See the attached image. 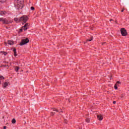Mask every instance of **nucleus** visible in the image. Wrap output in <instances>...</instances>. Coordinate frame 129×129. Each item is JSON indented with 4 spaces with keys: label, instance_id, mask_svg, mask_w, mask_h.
<instances>
[{
    "label": "nucleus",
    "instance_id": "412c9836",
    "mask_svg": "<svg viewBox=\"0 0 129 129\" xmlns=\"http://www.w3.org/2000/svg\"><path fill=\"white\" fill-rule=\"evenodd\" d=\"M114 88L115 89H117V84H115V85H114Z\"/></svg>",
    "mask_w": 129,
    "mask_h": 129
},
{
    "label": "nucleus",
    "instance_id": "393cba45",
    "mask_svg": "<svg viewBox=\"0 0 129 129\" xmlns=\"http://www.w3.org/2000/svg\"><path fill=\"white\" fill-rule=\"evenodd\" d=\"M124 11V9H123L121 11V13H123Z\"/></svg>",
    "mask_w": 129,
    "mask_h": 129
},
{
    "label": "nucleus",
    "instance_id": "20e7f679",
    "mask_svg": "<svg viewBox=\"0 0 129 129\" xmlns=\"http://www.w3.org/2000/svg\"><path fill=\"white\" fill-rule=\"evenodd\" d=\"M0 22H3V24H10L9 20L4 18H0Z\"/></svg>",
    "mask_w": 129,
    "mask_h": 129
},
{
    "label": "nucleus",
    "instance_id": "2eb2a0df",
    "mask_svg": "<svg viewBox=\"0 0 129 129\" xmlns=\"http://www.w3.org/2000/svg\"><path fill=\"white\" fill-rule=\"evenodd\" d=\"M16 119H15V118L13 119L12 120V123H16Z\"/></svg>",
    "mask_w": 129,
    "mask_h": 129
},
{
    "label": "nucleus",
    "instance_id": "6e6552de",
    "mask_svg": "<svg viewBox=\"0 0 129 129\" xmlns=\"http://www.w3.org/2000/svg\"><path fill=\"white\" fill-rule=\"evenodd\" d=\"M7 14L8 13L6 11H1L0 16H6Z\"/></svg>",
    "mask_w": 129,
    "mask_h": 129
},
{
    "label": "nucleus",
    "instance_id": "1a4fd4ad",
    "mask_svg": "<svg viewBox=\"0 0 129 129\" xmlns=\"http://www.w3.org/2000/svg\"><path fill=\"white\" fill-rule=\"evenodd\" d=\"M14 21L16 22V23H20L21 21V18H15L14 19Z\"/></svg>",
    "mask_w": 129,
    "mask_h": 129
},
{
    "label": "nucleus",
    "instance_id": "0eeeda50",
    "mask_svg": "<svg viewBox=\"0 0 129 129\" xmlns=\"http://www.w3.org/2000/svg\"><path fill=\"white\" fill-rule=\"evenodd\" d=\"M97 117L98 120H102L103 119V117L101 114L97 115Z\"/></svg>",
    "mask_w": 129,
    "mask_h": 129
},
{
    "label": "nucleus",
    "instance_id": "f3484780",
    "mask_svg": "<svg viewBox=\"0 0 129 129\" xmlns=\"http://www.w3.org/2000/svg\"><path fill=\"white\" fill-rule=\"evenodd\" d=\"M30 10H31V11H35V8H34V7H31L30 8Z\"/></svg>",
    "mask_w": 129,
    "mask_h": 129
},
{
    "label": "nucleus",
    "instance_id": "9b49d317",
    "mask_svg": "<svg viewBox=\"0 0 129 129\" xmlns=\"http://www.w3.org/2000/svg\"><path fill=\"white\" fill-rule=\"evenodd\" d=\"M13 52L14 53V56L15 57H17V56L18 55V54H17V49H16V48H13Z\"/></svg>",
    "mask_w": 129,
    "mask_h": 129
},
{
    "label": "nucleus",
    "instance_id": "cd10ccee",
    "mask_svg": "<svg viewBox=\"0 0 129 129\" xmlns=\"http://www.w3.org/2000/svg\"><path fill=\"white\" fill-rule=\"evenodd\" d=\"M4 55H7V52H4Z\"/></svg>",
    "mask_w": 129,
    "mask_h": 129
},
{
    "label": "nucleus",
    "instance_id": "ddd939ff",
    "mask_svg": "<svg viewBox=\"0 0 129 129\" xmlns=\"http://www.w3.org/2000/svg\"><path fill=\"white\" fill-rule=\"evenodd\" d=\"M19 69H20V67H19L15 68V71H16V72H18L19 71Z\"/></svg>",
    "mask_w": 129,
    "mask_h": 129
},
{
    "label": "nucleus",
    "instance_id": "f8f14e48",
    "mask_svg": "<svg viewBox=\"0 0 129 129\" xmlns=\"http://www.w3.org/2000/svg\"><path fill=\"white\" fill-rule=\"evenodd\" d=\"M7 86H9V83L5 82L3 85V87L4 88H6Z\"/></svg>",
    "mask_w": 129,
    "mask_h": 129
},
{
    "label": "nucleus",
    "instance_id": "f257e3e1",
    "mask_svg": "<svg viewBox=\"0 0 129 129\" xmlns=\"http://www.w3.org/2000/svg\"><path fill=\"white\" fill-rule=\"evenodd\" d=\"M30 42L29 38H26L25 39H22L21 43H20V46H23L24 45H26V44H28Z\"/></svg>",
    "mask_w": 129,
    "mask_h": 129
},
{
    "label": "nucleus",
    "instance_id": "c756f323",
    "mask_svg": "<svg viewBox=\"0 0 129 129\" xmlns=\"http://www.w3.org/2000/svg\"><path fill=\"white\" fill-rule=\"evenodd\" d=\"M23 28H22L21 29H20V31H23Z\"/></svg>",
    "mask_w": 129,
    "mask_h": 129
},
{
    "label": "nucleus",
    "instance_id": "5701e85b",
    "mask_svg": "<svg viewBox=\"0 0 129 129\" xmlns=\"http://www.w3.org/2000/svg\"><path fill=\"white\" fill-rule=\"evenodd\" d=\"M124 96L122 94V95H121V98H123Z\"/></svg>",
    "mask_w": 129,
    "mask_h": 129
},
{
    "label": "nucleus",
    "instance_id": "4468645a",
    "mask_svg": "<svg viewBox=\"0 0 129 129\" xmlns=\"http://www.w3.org/2000/svg\"><path fill=\"white\" fill-rule=\"evenodd\" d=\"M92 40H93V37L92 36H91L90 38V39H88L87 41H88L89 42H91V41H92Z\"/></svg>",
    "mask_w": 129,
    "mask_h": 129
},
{
    "label": "nucleus",
    "instance_id": "aec40b11",
    "mask_svg": "<svg viewBox=\"0 0 129 129\" xmlns=\"http://www.w3.org/2000/svg\"><path fill=\"white\" fill-rule=\"evenodd\" d=\"M54 115H55V112H51L50 113V115H51V116H53Z\"/></svg>",
    "mask_w": 129,
    "mask_h": 129
},
{
    "label": "nucleus",
    "instance_id": "a878e982",
    "mask_svg": "<svg viewBox=\"0 0 129 129\" xmlns=\"http://www.w3.org/2000/svg\"><path fill=\"white\" fill-rule=\"evenodd\" d=\"M4 129H7V126H4Z\"/></svg>",
    "mask_w": 129,
    "mask_h": 129
},
{
    "label": "nucleus",
    "instance_id": "7ed1b4c3",
    "mask_svg": "<svg viewBox=\"0 0 129 129\" xmlns=\"http://www.w3.org/2000/svg\"><path fill=\"white\" fill-rule=\"evenodd\" d=\"M21 21H23L24 23H27V21L29 20V18L27 16H23L20 17Z\"/></svg>",
    "mask_w": 129,
    "mask_h": 129
},
{
    "label": "nucleus",
    "instance_id": "f03ea898",
    "mask_svg": "<svg viewBox=\"0 0 129 129\" xmlns=\"http://www.w3.org/2000/svg\"><path fill=\"white\" fill-rule=\"evenodd\" d=\"M120 32L121 35L123 36V37H125V36L127 35V32H126V30H125V28H121Z\"/></svg>",
    "mask_w": 129,
    "mask_h": 129
},
{
    "label": "nucleus",
    "instance_id": "4be33fe9",
    "mask_svg": "<svg viewBox=\"0 0 129 129\" xmlns=\"http://www.w3.org/2000/svg\"><path fill=\"white\" fill-rule=\"evenodd\" d=\"M116 84H120V82L117 81Z\"/></svg>",
    "mask_w": 129,
    "mask_h": 129
},
{
    "label": "nucleus",
    "instance_id": "9d476101",
    "mask_svg": "<svg viewBox=\"0 0 129 129\" xmlns=\"http://www.w3.org/2000/svg\"><path fill=\"white\" fill-rule=\"evenodd\" d=\"M8 45H14V44H15V42L12 40H8Z\"/></svg>",
    "mask_w": 129,
    "mask_h": 129
},
{
    "label": "nucleus",
    "instance_id": "bb28decb",
    "mask_svg": "<svg viewBox=\"0 0 129 129\" xmlns=\"http://www.w3.org/2000/svg\"><path fill=\"white\" fill-rule=\"evenodd\" d=\"M4 44H5V45H6V46H7V45H8V43H7V42H4Z\"/></svg>",
    "mask_w": 129,
    "mask_h": 129
},
{
    "label": "nucleus",
    "instance_id": "423d86ee",
    "mask_svg": "<svg viewBox=\"0 0 129 129\" xmlns=\"http://www.w3.org/2000/svg\"><path fill=\"white\" fill-rule=\"evenodd\" d=\"M15 5L18 7H20L21 6V0H15Z\"/></svg>",
    "mask_w": 129,
    "mask_h": 129
},
{
    "label": "nucleus",
    "instance_id": "39448f33",
    "mask_svg": "<svg viewBox=\"0 0 129 129\" xmlns=\"http://www.w3.org/2000/svg\"><path fill=\"white\" fill-rule=\"evenodd\" d=\"M29 27H30V24L29 23H26L25 25L22 27V29L25 31H27V30L29 29Z\"/></svg>",
    "mask_w": 129,
    "mask_h": 129
},
{
    "label": "nucleus",
    "instance_id": "6ab92c4d",
    "mask_svg": "<svg viewBox=\"0 0 129 129\" xmlns=\"http://www.w3.org/2000/svg\"><path fill=\"white\" fill-rule=\"evenodd\" d=\"M53 111H56V112H59V110H58L56 108H53Z\"/></svg>",
    "mask_w": 129,
    "mask_h": 129
},
{
    "label": "nucleus",
    "instance_id": "dca6fc26",
    "mask_svg": "<svg viewBox=\"0 0 129 129\" xmlns=\"http://www.w3.org/2000/svg\"><path fill=\"white\" fill-rule=\"evenodd\" d=\"M85 120H86V122H88V123L90 121V120L89 118H87L85 119Z\"/></svg>",
    "mask_w": 129,
    "mask_h": 129
},
{
    "label": "nucleus",
    "instance_id": "a211bd4d",
    "mask_svg": "<svg viewBox=\"0 0 129 129\" xmlns=\"http://www.w3.org/2000/svg\"><path fill=\"white\" fill-rule=\"evenodd\" d=\"M0 79L1 80H3L5 79V77H4L3 76H0Z\"/></svg>",
    "mask_w": 129,
    "mask_h": 129
},
{
    "label": "nucleus",
    "instance_id": "b1692460",
    "mask_svg": "<svg viewBox=\"0 0 129 129\" xmlns=\"http://www.w3.org/2000/svg\"><path fill=\"white\" fill-rule=\"evenodd\" d=\"M115 103H116V101H114L113 102V104H115Z\"/></svg>",
    "mask_w": 129,
    "mask_h": 129
},
{
    "label": "nucleus",
    "instance_id": "7c9ffc66",
    "mask_svg": "<svg viewBox=\"0 0 129 129\" xmlns=\"http://www.w3.org/2000/svg\"><path fill=\"white\" fill-rule=\"evenodd\" d=\"M0 100H1V99H0Z\"/></svg>",
    "mask_w": 129,
    "mask_h": 129
},
{
    "label": "nucleus",
    "instance_id": "c85d7f7f",
    "mask_svg": "<svg viewBox=\"0 0 129 129\" xmlns=\"http://www.w3.org/2000/svg\"><path fill=\"white\" fill-rule=\"evenodd\" d=\"M112 21H113V20H112V19L110 20V22H111Z\"/></svg>",
    "mask_w": 129,
    "mask_h": 129
}]
</instances>
